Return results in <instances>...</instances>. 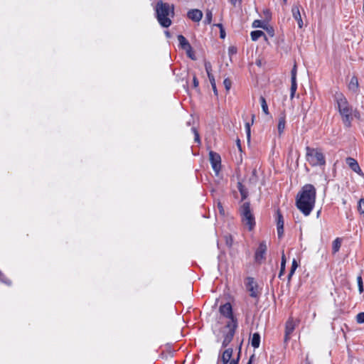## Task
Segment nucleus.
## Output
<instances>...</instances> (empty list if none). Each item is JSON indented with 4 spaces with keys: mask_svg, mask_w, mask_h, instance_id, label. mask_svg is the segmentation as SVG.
<instances>
[{
    "mask_svg": "<svg viewBox=\"0 0 364 364\" xmlns=\"http://www.w3.org/2000/svg\"><path fill=\"white\" fill-rule=\"evenodd\" d=\"M240 353H241V346H240V347H239V352H238L237 358L232 359L230 361L229 364H238L240 358Z\"/></svg>",
    "mask_w": 364,
    "mask_h": 364,
    "instance_id": "nucleus-33",
    "label": "nucleus"
},
{
    "mask_svg": "<svg viewBox=\"0 0 364 364\" xmlns=\"http://www.w3.org/2000/svg\"><path fill=\"white\" fill-rule=\"evenodd\" d=\"M250 36L253 41H257L262 36H264L265 38H267L265 33L263 31L259 30L252 31Z\"/></svg>",
    "mask_w": 364,
    "mask_h": 364,
    "instance_id": "nucleus-22",
    "label": "nucleus"
},
{
    "mask_svg": "<svg viewBox=\"0 0 364 364\" xmlns=\"http://www.w3.org/2000/svg\"><path fill=\"white\" fill-rule=\"evenodd\" d=\"M285 124H286V116L284 114H283L282 116L279 118L278 122V132L279 135H282L284 132V130L285 129Z\"/></svg>",
    "mask_w": 364,
    "mask_h": 364,
    "instance_id": "nucleus-19",
    "label": "nucleus"
},
{
    "mask_svg": "<svg viewBox=\"0 0 364 364\" xmlns=\"http://www.w3.org/2000/svg\"><path fill=\"white\" fill-rule=\"evenodd\" d=\"M357 282H358V290H359L360 293H361L363 291V280H362L361 276L358 277Z\"/></svg>",
    "mask_w": 364,
    "mask_h": 364,
    "instance_id": "nucleus-35",
    "label": "nucleus"
},
{
    "mask_svg": "<svg viewBox=\"0 0 364 364\" xmlns=\"http://www.w3.org/2000/svg\"><path fill=\"white\" fill-rule=\"evenodd\" d=\"M348 88L350 91H352L354 93H357L359 90V83L358 80L356 76H353L348 85Z\"/></svg>",
    "mask_w": 364,
    "mask_h": 364,
    "instance_id": "nucleus-18",
    "label": "nucleus"
},
{
    "mask_svg": "<svg viewBox=\"0 0 364 364\" xmlns=\"http://www.w3.org/2000/svg\"><path fill=\"white\" fill-rule=\"evenodd\" d=\"M259 102H260L262 109L263 112L266 115H269V109H268V105H267L265 98L263 96H261L259 97Z\"/></svg>",
    "mask_w": 364,
    "mask_h": 364,
    "instance_id": "nucleus-25",
    "label": "nucleus"
},
{
    "mask_svg": "<svg viewBox=\"0 0 364 364\" xmlns=\"http://www.w3.org/2000/svg\"><path fill=\"white\" fill-rule=\"evenodd\" d=\"M211 86H212L214 94L215 95H218V90L216 88V84L212 85Z\"/></svg>",
    "mask_w": 364,
    "mask_h": 364,
    "instance_id": "nucleus-44",
    "label": "nucleus"
},
{
    "mask_svg": "<svg viewBox=\"0 0 364 364\" xmlns=\"http://www.w3.org/2000/svg\"><path fill=\"white\" fill-rule=\"evenodd\" d=\"M262 22L260 20H255L252 23V26L255 28L262 27Z\"/></svg>",
    "mask_w": 364,
    "mask_h": 364,
    "instance_id": "nucleus-40",
    "label": "nucleus"
},
{
    "mask_svg": "<svg viewBox=\"0 0 364 364\" xmlns=\"http://www.w3.org/2000/svg\"><path fill=\"white\" fill-rule=\"evenodd\" d=\"M223 364H228V363H230L229 360H228L227 359H220Z\"/></svg>",
    "mask_w": 364,
    "mask_h": 364,
    "instance_id": "nucleus-49",
    "label": "nucleus"
},
{
    "mask_svg": "<svg viewBox=\"0 0 364 364\" xmlns=\"http://www.w3.org/2000/svg\"><path fill=\"white\" fill-rule=\"evenodd\" d=\"M219 311L220 314L223 315L224 317L230 319L228 322H233V321H237V318L233 315L232 308L230 303L227 302L225 304L221 305L220 306Z\"/></svg>",
    "mask_w": 364,
    "mask_h": 364,
    "instance_id": "nucleus-9",
    "label": "nucleus"
},
{
    "mask_svg": "<svg viewBox=\"0 0 364 364\" xmlns=\"http://www.w3.org/2000/svg\"><path fill=\"white\" fill-rule=\"evenodd\" d=\"M346 163L348 165V166L356 173L358 175L363 176L364 173L362 171L358 161L351 157L346 158Z\"/></svg>",
    "mask_w": 364,
    "mask_h": 364,
    "instance_id": "nucleus-14",
    "label": "nucleus"
},
{
    "mask_svg": "<svg viewBox=\"0 0 364 364\" xmlns=\"http://www.w3.org/2000/svg\"><path fill=\"white\" fill-rule=\"evenodd\" d=\"M237 145H238V146L240 148V140L239 139L237 140Z\"/></svg>",
    "mask_w": 364,
    "mask_h": 364,
    "instance_id": "nucleus-50",
    "label": "nucleus"
},
{
    "mask_svg": "<svg viewBox=\"0 0 364 364\" xmlns=\"http://www.w3.org/2000/svg\"><path fill=\"white\" fill-rule=\"evenodd\" d=\"M296 74H297V67H296V65L294 64L291 70L290 98L291 100L294 97L296 90H297Z\"/></svg>",
    "mask_w": 364,
    "mask_h": 364,
    "instance_id": "nucleus-12",
    "label": "nucleus"
},
{
    "mask_svg": "<svg viewBox=\"0 0 364 364\" xmlns=\"http://www.w3.org/2000/svg\"><path fill=\"white\" fill-rule=\"evenodd\" d=\"M267 250V246L265 241H262L259 244L257 249L255 253V259L257 262L261 263L265 259V255Z\"/></svg>",
    "mask_w": 364,
    "mask_h": 364,
    "instance_id": "nucleus-10",
    "label": "nucleus"
},
{
    "mask_svg": "<svg viewBox=\"0 0 364 364\" xmlns=\"http://www.w3.org/2000/svg\"><path fill=\"white\" fill-rule=\"evenodd\" d=\"M254 359H255V355L253 354L250 356V360L247 364H252Z\"/></svg>",
    "mask_w": 364,
    "mask_h": 364,
    "instance_id": "nucleus-45",
    "label": "nucleus"
},
{
    "mask_svg": "<svg viewBox=\"0 0 364 364\" xmlns=\"http://www.w3.org/2000/svg\"><path fill=\"white\" fill-rule=\"evenodd\" d=\"M166 34L167 36H168V35H169L168 31H166Z\"/></svg>",
    "mask_w": 364,
    "mask_h": 364,
    "instance_id": "nucleus-52",
    "label": "nucleus"
},
{
    "mask_svg": "<svg viewBox=\"0 0 364 364\" xmlns=\"http://www.w3.org/2000/svg\"><path fill=\"white\" fill-rule=\"evenodd\" d=\"M232 353H233L232 348H227L223 352L220 359H227L228 360L230 361L231 358L232 356Z\"/></svg>",
    "mask_w": 364,
    "mask_h": 364,
    "instance_id": "nucleus-23",
    "label": "nucleus"
},
{
    "mask_svg": "<svg viewBox=\"0 0 364 364\" xmlns=\"http://www.w3.org/2000/svg\"><path fill=\"white\" fill-rule=\"evenodd\" d=\"M296 327V323L293 318L290 317L287 321L285 324V334H284V342L287 343L290 340L291 334L294 332Z\"/></svg>",
    "mask_w": 364,
    "mask_h": 364,
    "instance_id": "nucleus-13",
    "label": "nucleus"
},
{
    "mask_svg": "<svg viewBox=\"0 0 364 364\" xmlns=\"http://www.w3.org/2000/svg\"><path fill=\"white\" fill-rule=\"evenodd\" d=\"M224 239H225L226 245L230 248L232 247V245H233V242H234L233 237L232 236V235L226 234L224 236Z\"/></svg>",
    "mask_w": 364,
    "mask_h": 364,
    "instance_id": "nucleus-28",
    "label": "nucleus"
},
{
    "mask_svg": "<svg viewBox=\"0 0 364 364\" xmlns=\"http://www.w3.org/2000/svg\"><path fill=\"white\" fill-rule=\"evenodd\" d=\"M193 85L194 88H198L199 86V82L196 75L193 77Z\"/></svg>",
    "mask_w": 364,
    "mask_h": 364,
    "instance_id": "nucleus-41",
    "label": "nucleus"
},
{
    "mask_svg": "<svg viewBox=\"0 0 364 364\" xmlns=\"http://www.w3.org/2000/svg\"><path fill=\"white\" fill-rule=\"evenodd\" d=\"M225 328L228 329V331L223 335V341L222 346L223 348L227 347L232 341L236 329L237 328V321H233V322H228L225 325Z\"/></svg>",
    "mask_w": 364,
    "mask_h": 364,
    "instance_id": "nucleus-6",
    "label": "nucleus"
},
{
    "mask_svg": "<svg viewBox=\"0 0 364 364\" xmlns=\"http://www.w3.org/2000/svg\"><path fill=\"white\" fill-rule=\"evenodd\" d=\"M251 345L254 348H257L260 345V335L259 333H254L251 339Z\"/></svg>",
    "mask_w": 364,
    "mask_h": 364,
    "instance_id": "nucleus-20",
    "label": "nucleus"
},
{
    "mask_svg": "<svg viewBox=\"0 0 364 364\" xmlns=\"http://www.w3.org/2000/svg\"><path fill=\"white\" fill-rule=\"evenodd\" d=\"M255 118V115L254 114H252L251 122H247L245 124V129H246V132H247V135L248 138L250 137V127H251V125L253 124Z\"/></svg>",
    "mask_w": 364,
    "mask_h": 364,
    "instance_id": "nucleus-30",
    "label": "nucleus"
},
{
    "mask_svg": "<svg viewBox=\"0 0 364 364\" xmlns=\"http://www.w3.org/2000/svg\"><path fill=\"white\" fill-rule=\"evenodd\" d=\"M333 99L337 104L338 112L341 116L343 123L346 127L351 126L353 120V108L349 105L345 95L340 91H336Z\"/></svg>",
    "mask_w": 364,
    "mask_h": 364,
    "instance_id": "nucleus-3",
    "label": "nucleus"
},
{
    "mask_svg": "<svg viewBox=\"0 0 364 364\" xmlns=\"http://www.w3.org/2000/svg\"><path fill=\"white\" fill-rule=\"evenodd\" d=\"M298 267V264H297V262L296 261L295 259H293L292 261V263H291V269L289 272V274H288V280L290 281L291 279V277L293 276V274H294L296 268Z\"/></svg>",
    "mask_w": 364,
    "mask_h": 364,
    "instance_id": "nucleus-27",
    "label": "nucleus"
},
{
    "mask_svg": "<svg viewBox=\"0 0 364 364\" xmlns=\"http://www.w3.org/2000/svg\"><path fill=\"white\" fill-rule=\"evenodd\" d=\"M358 211L364 214V198H360L358 203Z\"/></svg>",
    "mask_w": 364,
    "mask_h": 364,
    "instance_id": "nucleus-31",
    "label": "nucleus"
},
{
    "mask_svg": "<svg viewBox=\"0 0 364 364\" xmlns=\"http://www.w3.org/2000/svg\"><path fill=\"white\" fill-rule=\"evenodd\" d=\"M305 150L306 160L311 166H324L326 165V158L321 149L307 146Z\"/></svg>",
    "mask_w": 364,
    "mask_h": 364,
    "instance_id": "nucleus-4",
    "label": "nucleus"
},
{
    "mask_svg": "<svg viewBox=\"0 0 364 364\" xmlns=\"http://www.w3.org/2000/svg\"><path fill=\"white\" fill-rule=\"evenodd\" d=\"M187 54L191 59H195L194 55L191 53V51L187 52Z\"/></svg>",
    "mask_w": 364,
    "mask_h": 364,
    "instance_id": "nucleus-48",
    "label": "nucleus"
},
{
    "mask_svg": "<svg viewBox=\"0 0 364 364\" xmlns=\"http://www.w3.org/2000/svg\"><path fill=\"white\" fill-rule=\"evenodd\" d=\"M283 1H284V4H286L287 2V0H283Z\"/></svg>",
    "mask_w": 364,
    "mask_h": 364,
    "instance_id": "nucleus-51",
    "label": "nucleus"
},
{
    "mask_svg": "<svg viewBox=\"0 0 364 364\" xmlns=\"http://www.w3.org/2000/svg\"><path fill=\"white\" fill-rule=\"evenodd\" d=\"M187 16L194 22H199L203 17V13L199 9H191L188 11Z\"/></svg>",
    "mask_w": 364,
    "mask_h": 364,
    "instance_id": "nucleus-16",
    "label": "nucleus"
},
{
    "mask_svg": "<svg viewBox=\"0 0 364 364\" xmlns=\"http://www.w3.org/2000/svg\"><path fill=\"white\" fill-rule=\"evenodd\" d=\"M316 197L315 187L311 184L304 185L296 197V208L305 216L309 215L315 206Z\"/></svg>",
    "mask_w": 364,
    "mask_h": 364,
    "instance_id": "nucleus-1",
    "label": "nucleus"
},
{
    "mask_svg": "<svg viewBox=\"0 0 364 364\" xmlns=\"http://www.w3.org/2000/svg\"><path fill=\"white\" fill-rule=\"evenodd\" d=\"M224 86L227 91H228L232 85V82L229 78H225L223 81Z\"/></svg>",
    "mask_w": 364,
    "mask_h": 364,
    "instance_id": "nucleus-36",
    "label": "nucleus"
},
{
    "mask_svg": "<svg viewBox=\"0 0 364 364\" xmlns=\"http://www.w3.org/2000/svg\"><path fill=\"white\" fill-rule=\"evenodd\" d=\"M205 69L207 73V75H212V65L209 61L205 62Z\"/></svg>",
    "mask_w": 364,
    "mask_h": 364,
    "instance_id": "nucleus-32",
    "label": "nucleus"
},
{
    "mask_svg": "<svg viewBox=\"0 0 364 364\" xmlns=\"http://www.w3.org/2000/svg\"><path fill=\"white\" fill-rule=\"evenodd\" d=\"M209 160L215 174L218 175L221 170V157L220 154L213 151H210Z\"/></svg>",
    "mask_w": 364,
    "mask_h": 364,
    "instance_id": "nucleus-8",
    "label": "nucleus"
},
{
    "mask_svg": "<svg viewBox=\"0 0 364 364\" xmlns=\"http://www.w3.org/2000/svg\"><path fill=\"white\" fill-rule=\"evenodd\" d=\"M155 11L159 23L164 28H168L174 16V5L160 0L156 4Z\"/></svg>",
    "mask_w": 364,
    "mask_h": 364,
    "instance_id": "nucleus-2",
    "label": "nucleus"
},
{
    "mask_svg": "<svg viewBox=\"0 0 364 364\" xmlns=\"http://www.w3.org/2000/svg\"><path fill=\"white\" fill-rule=\"evenodd\" d=\"M220 37L221 38H225V32L224 28H223V29H221V30L220 31Z\"/></svg>",
    "mask_w": 364,
    "mask_h": 364,
    "instance_id": "nucleus-43",
    "label": "nucleus"
},
{
    "mask_svg": "<svg viewBox=\"0 0 364 364\" xmlns=\"http://www.w3.org/2000/svg\"><path fill=\"white\" fill-rule=\"evenodd\" d=\"M192 130H193V132L194 133V136H195L194 140H195V141L198 142V143H200V135H199L198 132L196 130V129L195 127H193Z\"/></svg>",
    "mask_w": 364,
    "mask_h": 364,
    "instance_id": "nucleus-38",
    "label": "nucleus"
},
{
    "mask_svg": "<svg viewBox=\"0 0 364 364\" xmlns=\"http://www.w3.org/2000/svg\"><path fill=\"white\" fill-rule=\"evenodd\" d=\"M208 79L210 80V82L211 85L215 84V77H214L213 74L212 75H208Z\"/></svg>",
    "mask_w": 364,
    "mask_h": 364,
    "instance_id": "nucleus-42",
    "label": "nucleus"
},
{
    "mask_svg": "<svg viewBox=\"0 0 364 364\" xmlns=\"http://www.w3.org/2000/svg\"><path fill=\"white\" fill-rule=\"evenodd\" d=\"M245 287L247 291L250 292V296L255 299H259L260 291H259V287L255 279L252 277H247L246 278Z\"/></svg>",
    "mask_w": 364,
    "mask_h": 364,
    "instance_id": "nucleus-7",
    "label": "nucleus"
},
{
    "mask_svg": "<svg viewBox=\"0 0 364 364\" xmlns=\"http://www.w3.org/2000/svg\"><path fill=\"white\" fill-rule=\"evenodd\" d=\"M356 321L358 323H364V312H360L357 314Z\"/></svg>",
    "mask_w": 364,
    "mask_h": 364,
    "instance_id": "nucleus-34",
    "label": "nucleus"
},
{
    "mask_svg": "<svg viewBox=\"0 0 364 364\" xmlns=\"http://www.w3.org/2000/svg\"><path fill=\"white\" fill-rule=\"evenodd\" d=\"M276 223H277V235L281 239L284 235V218L281 210L278 208L276 211Z\"/></svg>",
    "mask_w": 364,
    "mask_h": 364,
    "instance_id": "nucleus-11",
    "label": "nucleus"
},
{
    "mask_svg": "<svg viewBox=\"0 0 364 364\" xmlns=\"http://www.w3.org/2000/svg\"><path fill=\"white\" fill-rule=\"evenodd\" d=\"M178 41L179 42V45L181 48L183 50H186L187 52L191 51L192 48L188 40L183 36H178Z\"/></svg>",
    "mask_w": 364,
    "mask_h": 364,
    "instance_id": "nucleus-17",
    "label": "nucleus"
},
{
    "mask_svg": "<svg viewBox=\"0 0 364 364\" xmlns=\"http://www.w3.org/2000/svg\"><path fill=\"white\" fill-rule=\"evenodd\" d=\"M286 262H287L286 256H285L284 252H282V259H281V267H280V271L279 273V278H281V277L284 274Z\"/></svg>",
    "mask_w": 364,
    "mask_h": 364,
    "instance_id": "nucleus-26",
    "label": "nucleus"
},
{
    "mask_svg": "<svg viewBox=\"0 0 364 364\" xmlns=\"http://www.w3.org/2000/svg\"><path fill=\"white\" fill-rule=\"evenodd\" d=\"M0 281H2L4 283H6L8 284H11V281L9 279H7L6 277V276L4 275V274L2 273L1 271H0Z\"/></svg>",
    "mask_w": 364,
    "mask_h": 364,
    "instance_id": "nucleus-39",
    "label": "nucleus"
},
{
    "mask_svg": "<svg viewBox=\"0 0 364 364\" xmlns=\"http://www.w3.org/2000/svg\"><path fill=\"white\" fill-rule=\"evenodd\" d=\"M241 220L244 225L247 226L249 231H252L256 225L255 216L250 208L249 202L244 203L240 207Z\"/></svg>",
    "mask_w": 364,
    "mask_h": 364,
    "instance_id": "nucleus-5",
    "label": "nucleus"
},
{
    "mask_svg": "<svg viewBox=\"0 0 364 364\" xmlns=\"http://www.w3.org/2000/svg\"><path fill=\"white\" fill-rule=\"evenodd\" d=\"M341 246V239L340 237L336 238L333 242L332 250L333 253L335 254L338 252Z\"/></svg>",
    "mask_w": 364,
    "mask_h": 364,
    "instance_id": "nucleus-24",
    "label": "nucleus"
},
{
    "mask_svg": "<svg viewBox=\"0 0 364 364\" xmlns=\"http://www.w3.org/2000/svg\"><path fill=\"white\" fill-rule=\"evenodd\" d=\"M229 51H230V53H236V48H234V47H230V48H229Z\"/></svg>",
    "mask_w": 364,
    "mask_h": 364,
    "instance_id": "nucleus-46",
    "label": "nucleus"
},
{
    "mask_svg": "<svg viewBox=\"0 0 364 364\" xmlns=\"http://www.w3.org/2000/svg\"><path fill=\"white\" fill-rule=\"evenodd\" d=\"M217 208L218 210L219 213L221 215H225V210H224L223 206V205H222L220 201H218V203H217Z\"/></svg>",
    "mask_w": 364,
    "mask_h": 364,
    "instance_id": "nucleus-37",
    "label": "nucleus"
},
{
    "mask_svg": "<svg viewBox=\"0 0 364 364\" xmlns=\"http://www.w3.org/2000/svg\"><path fill=\"white\" fill-rule=\"evenodd\" d=\"M299 7L300 6L299 4L294 5L291 8V13L293 17L297 21L299 28H301L303 27V21L300 14Z\"/></svg>",
    "mask_w": 364,
    "mask_h": 364,
    "instance_id": "nucleus-15",
    "label": "nucleus"
},
{
    "mask_svg": "<svg viewBox=\"0 0 364 364\" xmlns=\"http://www.w3.org/2000/svg\"><path fill=\"white\" fill-rule=\"evenodd\" d=\"M237 189L240 193L242 200H245L248 196V191L241 182H238L237 185Z\"/></svg>",
    "mask_w": 364,
    "mask_h": 364,
    "instance_id": "nucleus-21",
    "label": "nucleus"
},
{
    "mask_svg": "<svg viewBox=\"0 0 364 364\" xmlns=\"http://www.w3.org/2000/svg\"><path fill=\"white\" fill-rule=\"evenodd\" d=\"M214 26L218 27L220 28V31L221 29H223V26L222 23H216Z\"/></svg>",
    "mask_w": 364,
    "mask_h": 364,
    "instance_id": "nucleus-47",
    "label": "nucleus"
},
{
    "mask_svg": "<svg viewBox=\"0 0 364 364\" xmlns=\"http://www.w3.org/2000/svg\"><path fill=\"white\" fill-rule=\"evenodd\" d=\"M213 18V14L210 10H206L205 11V17L204 19V23L205 24H210L212 22Z\"/></svg>",
    "mask_w": 364,
    "mask_h": 364,
    "instance_id": "nucleus-29",
    "label": "nucleus"
}]
</instances>
